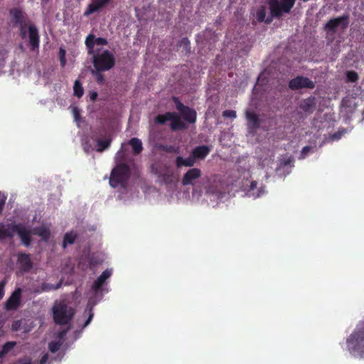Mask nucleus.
Instances as JSON below:
<instances>
[{"instance_id": "obj_1", "label": "nucleus", "mask_w": 364, "mask_h": 364, "mask_svg": "<svg viewBox=\"0 0 364 364\" xmlns=\"http://www.w3.org/2000/svg\"><path fill=\"white\" fill-rule=\"evenodd\" d=\"M9 24L13 28H17L20 36L23 39L28 38V46L33 51L39 49L40 35L38 28L28 18V15L22 9L11 8L9 11Z\"/></svg>"}, {"instance_id": "obj_2", "label": "nucleus", "mask_w": 364, "mask_h": 364, "mask_svg": "<svg viewBox=\"0 0 364 364\" xmlns=\"http://www.w3.org/2000/svg\"><path fill=\"white\" fill-rule=\"evenodd\" d=\"M347 346L351 353L364 358V323L350 334Z\"/></svg>"}, {"instance_id": "obj_3", "label": "nucleus", "mask_w": 364, "mask_h": 364, "mask_svg": "<svg viewBox=\"0 0 364 364\" xmlns=\"http://www.w3.org/2000/svg\"><path fill=\"white\" fill-rule=\"evenodd\" d=\"M94 52L92 55V62L95 69L98 70H109L115 65V58L114 55L108 50H105L102 53Z\"/></svg>"}, {"instance_id": "obj_4", "label": "nucleus", "mask_w": 364, "mask_h": 364, "mask_svg": "<svg viewBox=\"0 0 364 364\" xmlns=\"http://www.w3.org/2000/svg\"><path fill=\"white\" fill-rule=\"evenodd\" d=\"M130 176L129 166L126 164H120L114 167L110 175L109 184L113 188L119 186L125 188Z\"/></svg>"}, {"instance_id": "obj_5", "label": "nucleus", "mask_w": 364, "mask_h": 364, "mask_svg": "<svg viewBox=\"0 0 364 364\" xmlns=\"http://www.w3.org/2000/svg\"><path fill=\"white\" fill-rule=\"evenodd\" d=\"M53 320L59 325L68 324L75 314V310L64 301L55 304L53 307Z\"/></svg>"}, {"instance_id": "obj_6", "label": "nucleus", "mask_w": 364, "mask_h": 364, "mask_svg": "<svg viewBox=\"0 0 364 364\" xmlns=\"http://www.w3.org/2000/svg\"><path fill=\"white\" fill-rule=\"evenodd\" d=\"M296 0H268L270 14L279 18L283 14H289L294 7Z\"/></svg>"}, {"instance_id": "obj_7", "label": "nucleus", "mask_w": 364, "mask_h": 364, "mask_svg": "<svg viewBox=\"0 0 364 364\" xmlns=\"http://www.w3.org/2000/svg\"><path fill=\"white\" fill-rule=\"evenodd\" d=\"M349 24V14H345L341 16L331 18L324 26V30L328 36H333L340 27L343 31L347 28Z\"/></svg>"}, {"instance_id": "obj_8", "label": "nucleus", "mask_w": 364, "mask_h": 364, "mask_svg": "<svg viewBox=\"0 0 364 364\" xmlns=\"http://www.w3.org/2000/svg\"><path fill=\"white\" fill-rule=\"evenodd\" d=\"M8 228L10 229V231L13 232H16L20 237L22 244L25 247L30 246L31 243V231L26 228V226L21 223L16 224V223H10L8 225Z\"/></svg>"}, {"instance_id": "obj_9", "label": "nucleus", "mask_w": 364, "mask_h": 364, "mask_svg": "<svg viewBox=\"0 0 364 364\" xmlns=\"http://www.w3.org/2000/svg\"><path fill=\"white\" fill-rule=\"evenodd\" d=\"M289 87L292 90L302 88L313 89L315 87V83L306 77L297 76L289 81Z\"/></svg>"}, {"instance_id": "obj_10", "label": "nucleus", "mask_w": 364, "mask_h": 364, "mask_svg": "<svg viewBox=\"0 0 364 364\" xmlns=\"http://www.w3.org/2000/svg\"><path fill=\"white\" fill-rule=\"evenodd\" d=\"M108 41L106 38L98 37L90 33L85 38V44L87 49V53L89 55L93 54L95 50V46H106L107 45Z\"/></svg>"}, {"instance_id": "obj_11", "label": "nucleus", "mask_w": 364, "mask_h": 364, "mask_svg": "<svg viewBox=\"0 0 364 364\" xmlns=\"http://www.w3.org/2000/svg\"><path fill=\"white\" fill-rule=\"evenodd\" d=\"M112 1V0H92L85 11L84 16H88L95 12L101 11L107 7Z\"/></svg>"}, {"instance_id": "obj_12", "label": "nucleus", "mask_w": 364, "mask_h": 364, "mask_svg": "<svg viewBox=\"0 0 364 364\" xmlns=\"http://www.w3.org/2000/svg\"><path fill=\"white\" fill-rule=\"evenodd\" d=\"M202 175L201 171L198 168L189 169L182 178L183 186L194 185V181L199 178Z\"/></svg>"}, {"instance_id": "obj_13", "label": "nucleus", "mask_w": 364, "mask_h": 364, "mask_svg": "<svg viewBox=\"0 0 364 364\" xmlns=\"http://www.w3.org/2000/svg\"><path fill=\"white\" fill-rule=\"evenodd\" d=\"M21 289H16L6 301L5 308L7 310L16 309L18 307L21 302Z\"/></svg>"}, {"instance_id": "obj_14", "label": "nucleus", "mask_w": 364, "mask_h": 364, "mask_svg": "<svg viewBox=\"0 0 364 364\" xmlns=\"http://www.w3.org/2000/svg\"><path fill=\"white\" fill-rule=\"evenodd\" d=\"M316 100L314 96H310L302 100L299 105V107L305 113L311 114L316 109Z\"/></svg>"}, {"instance_id": "obj_15", "label": "nucleus", "mask_w": 364, "mask_h": 364, "mask_svg": "<svg viewBox=\"0 0 364 364\" xmlns=\"http://www.w3.org/2000/svg\"><path fill=\"white\" fill-rule=\"evenodd\" d=\"M17 262L24 272H28L33 267V263L29 254L20 252L17 255Z\"/></svg>"}, {"instance_id": "obj_16", "label": "nucleus", "mask_w": 364, "mask_h": 364, "mask_svg": "<svg viewBox=\"0 0 364 364\" xmlns=\"http://www.w3.org/2000/svg\"><path fill=\"white\" fill-rule=\"evenodd\" d=\"M170 121V128L173 132L184 130L188 128L186 124L182 121L180 116L175 112H173Z\"/></svg>"}, {"instance_id": "obj_17", "label": "nucleus", "mask_w": 364, "mask_h": 364, "mask_svg": "<svg viewBox=\"0 0 364 364\" xmlns=\"http://www.w3.org/2000/svg\"><path fill=\"white\" fill-rule=\"evenodd\" d=\"M210 151V149L209 146L206 145H200L195 147L192 150L191 154L197 161L204 159L209 154Z\"/></svg>"}, {"instance_id": "obj_18", "label": "nucleus", "mask_w": 364, "mask_h": 364, "mask_svg": "<svg viewBox=\"0 0 364 364\" xmlns=\"http://www.w3.org/2000/svg\"><path fill=\"white\" fill-rule=\"evenodd\" d=\"M63 279H60L56 284H52L46 282H43L41 285L36 288L33 291L36 294H41L43 292H48L53 290H57L62 287Z\"/></svg>"}, {"instance_id": "obj_19", "label": "nucleus", "mask_w": 364, "mask_h": 364, "mask_svg": "<svg viewBox=\"0 0 364 364\" xmlns=\"http://www.w3.org/2000/svg\"><path fill=\"white\" fill-rule=\"evenodd\" d=\"M112 271L109 269L105 270L100 276L99 277L93 282V284L92 286V289L95 291V292L98 291L105 281L111 276Z\"/></svg>"}, {"instance_id": "obj_20", "label": "nucleus", "mask_w": 364, "mask_h": 364, "mask_svg": "<svg viewBox=\"0 0 364 364\" xmlns=\"http://www.w3.org/2000/svg\"><path fill=\"white\" fill-rule=\"evenodd\" d=\"M247 125L252 129H258L259 127V119L255 112L247 110L245 112Z\"/></svg>"}, {"instance_id": "obj_21", "label": "nucleus", "mask_w": 364, "mask_h": 364, "mask_svg": "<svg viewBox=\"0 0 364 364\" xmlns=\"http://www.w3.org/2000/svg\"><path fill=\"white\" fill-rule=\"evenodd\" d=\"M196 160L191 154V155L188 158H183L182 156H177L176 159V166L178 168H180L181 166H186V167H192L195 165Z\"/></svg>"}, {"instance_id": "obj_22", "label": "nucleus", "mask_w": 364, "mask_h": 364, "mask_svg": "<svg viewBox=\"0 0 364 364\" xmlns=\"http://www.w3.org/2000/svg\"><path fill=\"white\" fill-rule=\"evenodd\" d=\"M183 119L190 123L194 124L196 122L197 113L195 109L187 107L183 112H181Z\"/></svg>"}, {"instance_id": "obj_23", "label": "nucleus", "mask_w": 364, "mask_h": 364, "mask_svg": "<svg viewBox=\"0 0 364 364\" xmlns=\"http://www.w3.org/2000/svg\"><path fill=\"white\" fill-rule=\"evenodd\" d=\"M266 9L264 6H260L256 13V18L259 22H265L267 24H269L272 21L273 16H269L266 18Z\"/></svg>"}, {"instance_id": "obj_24", "label": "nucleus", "mask_w": 364, "mask_h": 364, "mask_svg": "<svg viewBox=\"0 0 364 364\" xmlns=\"http://www.w3.org/2000/svg\"><path fill=\"white\" fill-rule=\"evenodd\" d=\"M33 234L41 237L43 241H48L50 236V230L46 227H37L33 231Z\"/></svg>"}, {"instance_id": "obj_25", "label": "nucleus", "mask_w": 364, "mask_h": 364, "mask_svg": "<svg viewBox=\"0 0 364 364\" xmlns=\"http://www.w3.org/2000/svg\"><path fill=\"white\" fill-rule=\"evenodd\" d=\"M257 186V182L256 181H252L250 183V188L247 190V194L249 196H252L253 198H256L258 197H260L264 192L262 187L259 188L256 192L255 191V188Z\"/></svg>"}, {"instance_id": "obj_26", "label": "nucleus", "mask_w": 364, "mask_h": 364, "mask_svg": "<svg viewBox=\"0 0 364 364\" xmlns=\"http://www.w3.org/2000/svg\"><path fill=\"white\" fill-rule=\"evenodd\" d=\"M128 144L132 146L134 155L139 154L143 150L141 141L136 137L132 138Z\"/></svg>"}, {"instance_id": "obj_27", "label": "nucleus", "mask_w": 364, "mask_h": 364, "mask_svg": "<svg viewBox=\"0 0 364 364\" xmlns=\"http://www.w3.org/2000/svg\"><path fill=\"white\" fill-rule=\"evenodd\" d=\"M77 238V235L73 232H66L63 237L62 247L65 249L68 245H73Z\"/></svg>"}, {"instance_id": "obj_28", "label": "nucleus", "mask_w": 364, "mask_h": 364, "mask_svg": "<svg viewBox=\"0 0 364 364\" xmlns=\"http://www.w3.org/2000/svg\"><path fill=\"white\" fill-rule=\"evenodd\" d=\"M172 113L173 112H167L164 114H158L154 118L155 123L161 125L165 124L167 121H170Z\"/></svg>"}, {"instance_id": "obj_29", "label": "nucleus", "mask_w": 364, "mask_h": 364, "mask_svg": "<svg viewBox=\"0 0 364 364\" xmlns=\"http://www.w3.org/2000/svg\"><path fill=\"white\" fill-rule=\"evenodd\" d=\"M111 139H97V151L102 152L106 149H107L111 144Z\"/></svg>"}, {"instance_id": "obj_30", "label": "nucleus", "mask_w": 364, "mask_h": 364, "mask_svg": "<svg viewBox=\"0 0 364 364\" xmlns=\"http://www.w3.org/2000/svg\"><path fill=\"white\" fill-rule=\"evenodd\" d=\"M16 345L15 341H8L5 343L1 350H0V355L4 358L9 352H10Z\"/></svg>"}, {"instance_id": "obj_31", "label": "nucleus", "mask_w": 364, "mask_h": 364, "mask_svg": "<svg viewBox=\"0 0 364 364\" xmlns=\"http://www.w3.org/2000/svg\"><path fill=\"white\" fill-rule=\"evenodd\" d=\"M105 70H98L97 69L92 70L91 73L95 76V80L99 85H102L105 82V75L102 72Z\"/></svg>"}, {"instance_id": "obj_32", "label": "nucleus", "mask_w": 364, "mask_h": 364, "mask_svg": "<svg viewBox=\"0 0 364 364\" xmlns=\"http://www.w3.org/2000/svg\"><path fill=\"white\" fill-rule=\"evenodd\" d=\"M14 234L10 231V229L4 228L3 224H0V241L6 238H13Z\"/></svg>"}, {"instance_id": "obj_33", "label": "nucleus", "mask_w": 364, "mask_h": 364, "mask_svg": "<svg viewBox=\"0 0 364 364\" xmlns=\"http://www.w3.org/2000/svg\"><path fill=\"white\" fill-rule=\"evenodd\" d=\"M73 91L74 95L77 97H81L83 95L84 90L78 80H75L74 83Z\"/></svg>"}, {"instance_id": "obj_34", "label": "nucleus", "mask_w": 364, "mask_h": 364, "mask_svg": "<svg viewBox=\"0 0 364 364\" xmlns=\"http://www.w3.org/2000/svg\"><path fill=\"white\" fill-rule=\"evenodd\" d=\"M347 80L350 82H355L358 80V75L355 71L350 70L346 73Z\"/></svg>"}, {"instance_id": "obj_35", "label": "nucleus", "mask_w": 364, "mask_h": 364, "mask_svg": "<svg viewBox=\"0 0 364 364\" xmlns=\"http://www.w3.org/2000/svg\"><path fill=\"white\" fill-rule=\"evenodd\" d=\"M178 46L183 47L186 52H190L191 43L188 38H182L178 42Z\"/></svg>"}, {"instance_id": "obj_36", "label": "nucleus", "mask_w": 364, "mask_h": 364, "mask_svg": "<svg viewBox=\"0 0 364 364\" xmlns=\"http://www.w3.org/2000/svg\"><path fill=\"white\" fill-rule=\"evenodd\" d=\"M60 346L61 343L60 342L51 341L48 344V348L51 353H55L60 349Z\"/></svg>"}, {"instance_id": "obj_37", "label": "nucleus", "mask_w": 364, "mask_h": 364, "mask_svg": "<svg viewBox=\"0 0 364 364\" xmlns=\"http://www.w3.org/2000/svg\"><path fill=\"white\" fill-rule=\"evenodd\" d=\"M173 101L176 105L177 110L179 111L180 113L188 107L184 105L176 97H173Z\"/></svg>"}, {"instance_id": "obj_38", "label": "nucleus", "mask_w": 364, "mask_h": 364, "mask_svg": "<svg viewBox=\"0 0 364 364\" xmlns=\"http://www.w3.org/2000/svg\"><path fill=\"white\" fill-rule=\"evenodd\" d=\"M65 50L60 48L59 50V58H60V65L63 68L65 67L66 64V59H65Z\"/></svg>"}, {"instance_id": "obj_39", "label": "nucleus", "mask_w": 364, "mask_h": 364, "mask_svg": "<svg viewBox=\"0 0 364 364\" xmlns=\"http://www.w3.org/2000/svg\"><path fill=\"white\" fill-rule=\"evenodd\" d=\"M7 196L0 191V215L2 214Z\"/></svg>"}, {"instance_id": "obj_40", "label": "nucleus", "mask_w": 364, "mask_h": 364, "mask_svg": "<svg viewBox=\"0 0 364 364\" xmlns=\"http://www.w3.org/2000/svg\"><path fill=\"white\" fill-rule=\"evenodd\" d=\"M162 181L168 184L173 182V176L172 175L164 173L161 176Z\"/></svg>"}, {"instance_id": "obj_41", "label": "nucleus", "mask_w": 364, "mask_h": 364, "mask_svg": "<svg viewBox=\"0 0 364 364\" xmlns=\"http://www.w3.org/2000/svg\"><path fill=\"white\" fill-rule=\"evenodd\" d=\"M223 116L225 117H229V118H236L237 114H236V112L234 110L226 109V110L223 111Z\"/></svg>"}, {"instance_id": "obj_42", "label": "nucleus", "mask_w": 364, "mask_h": 364, "mask_svg": "<svg viewBox=\"0 0 364 364\" xmlns=\"http://www.w3.org/2000/svg\"><path fill=\"white\" fill-rule=\"evenodd\" d=\"M93 316H94V314L92 312V307H90V309H89L88 318H87V321H85V324L83 325V328H85L87 326H88V324L91 322Z\"/></svg>"}, {"instance_id": "obj_43", "label": "nucleus", "mask_w": 364, "mask_h": 364, "mask_svg": "<svg viewBox=\"0 0 364 364\" xmlns=\"http://www.w3.org/2000/svg\"><path fill=\"white\" fill-rule=\"evenodd\" d=\"M311 146H304L302 150H301V157L302 158H304L306 154L309 152V151L311 150Z\"/></svg>"}, {"instance_id": "obj_44", "label": "nucleus", "mask_w": 364, "mask_h": 364, "mask_svg": "<svg viewBox=\"0 0 364 364\" xmlns=\"http://www.w3.org/2000/svg\"><path fill=\"white\" fill-rule=\"evenodd\" d=\"M4 287H5V283L4 282H0V300L4 296Z\"/></svg>"}, {"instance_id": "obj_45", "label": "nucleus", "mask_w": 364, "mask_h": 364, "mask_svg": "<svg viewBox=\"0 0 364 364\" xmlns=\"http://www.w3.org/2000/svg\"><path fill=\"white\" fill-rule=\"evenodd\" d=\"M73 114L75 121H78L80 118V114L77 108L75 107L73 109Z\"/></svg>"}, {"instance_id": "obj_46", "label": "nucleus", "mask_w": 364, "mask_h": 364, "mask_svg": "<svg viewBox=\"0 0 364 364\" xmlns=\"http://www.w3.org/2000/svg\"><path fill=\"white\" fill-rule=\"evenodd\" d=\"M48 359V354H45L42 356V358L40 360V364H45Z\"/></svg>"}, {"instance_id": "obj_47", "label": "nucleus", "mask_w": 364, "mask_h": 364, "mask_svg": "<svg viewBox=\"0 0 364 364\" xmlns=\"http://www.w3.org/2000/svg\"><path fill=\"white\" fill-rule=\"evenodd\" d=\"M97 93L96 92H93L92 93L90 94V100L92 101H95L97 100Z\"/></svg>"}, {"instance_id": "obj_48", "label": "nucleus", "mask_w": 364, "mask_h": 364, "mask_svg": "<svg viewBox=\"0 0 364 364\" xmlns=\"http://www.w3.org/2000/svg\"><path fill=\"white\" fill-rule=\"evenodd\" d=\"M97 264H98V262L97 261H95L94 258L90 259V266H95Z\"/></svg>"}, {"instance_id": "obj_49", "label": "nucleus", "mask_w": 364, "mask_h": 364, "mask_svg": "<svg viewBox=\"0 0 364 364\" xmlns=\"http://www.w3.org/2000/svg\"><path fill=\"white\" fill-rule=\"evenodd\" d=\"M66 332H67L66 331H60V332L59 333V337H60V338H63V337L65 335Z\"/></svg>"}, {"instance_id": "obj_50", "label": "nucleus", "mask_w": 364, "mask_h": 364, "mask_svg": "<svg viewBox=\"0 0 364 364\" xmlns=\"http://www.w3.org/2000/svg\"><path fill=\"white\" fill-rule=\"evenodd\" d=\"M173 149H174V148L173 146H169L168 148L166 149V151H172Z\"/></svg>"}, {"instance_id": "obj_51", "label": "nucleus", "mask_w": 364, "mask_h": 364, "mask_svg": "<svg viewBox=\"0 0 364 364\" xmlns=\"http://www.w3.org/2000/svg\"><path fill=\"white\" fill-rule=\"evenodd\" d=\"M49 0H41L42 4H46L48 2Z\"/></svg>"}]
</instances>
